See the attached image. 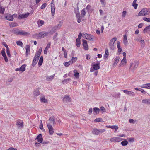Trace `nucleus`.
<instances>
[{
    "instance_id": "nucleus-1",
    "label": "nucleus",
    "mask_w": 150,
    "mask_h": 150,
    "mask_svg": "<svg viewBox=\"0 0 150 150\" xmlns=\"http://www.w3.org/2000/svg\"><path fill=\"white\" fill-rule=\"evenodd\" d=\"M150 14V9L143 8L138 13V15L140 16H144Z\"/></svg>"
},
{
    "instance_id": "nucleus-2",
    "label": "nucleus",
    "mask_w": 150,
    "mask_h": 150,
    "mask_svg": "<svg viewBox=\"0 0 150 150\" xmlns=\"http://www.w3.org/2000/svg\"><path fill=\"white\" fill-rule=\"evenodd\" d=\"M48 33L45 31H42L36 33L35 35V36L38 38H43L47 35Z\"/></svg>"
},
{
    "instance_id": "nucleus-3",
    "label": "nucleus",
    "mask_w": 150,
    "mask_h": 150,
    "mask_svg": "<svg viewBox=\"0 0 150 150\" xmlns=\"http://www.w3.org/2000/svg\"><path fill=\"white\" fill-rule=\"evenodd\" d=\"M139 64V62L137 61H135L134 62L131 63L130 67V69H131V71H134L137 68Z\"/></svg>"
},
{
    "instance_id": "nucleus-4",
    "label": "nucleus",
    "mask_w": 150,
    "mask_h": 150,
    "mask_svg": "<svg viewBox=\"0 0 150 150\" xmlns=\"http://www.w3.org/2000/svg\"><path fill=\"white\" fill-rule=\"evenodd\" d=\"M110 140L111 142H119L123 140L122 138L117 137H112L110 139Z\"/></svg>"
},
{
    "instance_id": "nucleus-5",
    "label": "nucleus",
    "mask_w": 150,
    "mask_h": 150,
    "mask_svg": "<svg viewBox=\"0 0 150 150\" xmlns=\"http://www.w3.org/2000/svg\"><path fill=\"white\" fill-rule=\"evenodd\" d=\"M83 37L86 39L90 40L93 39V36L91 34H88L86 33H83Z\"/></svg>"
},
{
    "instance_id": "nucleus-6",
    "label": "nucleus",
    "mask_w": 150,
    "mask_h": 150,
    "mask_svg": "<svg viewBox=\"0 0 150 150\" xmlns=\"http://www.w3.org/2000/svg\"><path fill=\"white\" fill-rule=\"evenodd\" d=\"M47 124H51V125H54L55 124V119L53 116L50 117L48 120Z\"/></svg>"
},
{
    "instance_id": "nucleus-7",
    "label": "nucleus",
    "mask_w": 150,
    "mask_h": 150,
    "mask_svg": "<svg viewBox=\"0 0 150 150\" xmlns=\"http://www.w3.org/2000/svg\"><path fill=\"white\" fill-rule=\"evenodd\" d=\"M47 126L50 135H52L54 132V129L51 124H47Z\"/></svg>"
},
{
    "instance_id": "nucleus-8",
    "label": "nucleus",
    "mask_w": 150,
    "mask_h": 150,
    "mask_svg": "<svg viewBox=\"0 0 150 150\" xmlns=\"http://www.w3.org/2000/svg\"><path fill=\"white\" fill-rule=\"evenodd\" d=\"M40 57V56L35 54L32 62V65L33 66H35L37 63Z\"/></svg>"
},
{
    "instance_id": "nucleus-9",
    "label": "nucleus",
    "mask_w": 150,
    "mask_h": 150,
    "mask_svg": "<svg viewBox=\"0 0 150 150\" xmlns=\"http://www.w3.org/2000/svg\"><path fill=\"white\" fill-rule=\"evenodd\" d=\"M62 100L64 102H70L71 101V99L69 96L65 95L63 98Z\"/></svg>"
},
{
    "instance_id": "nucleus-10",
    "label": "nucleus",
    "mask_w": 150,
    "mask_h": 150,
    "mask_svg": "<svg viewBox=\"0 0 150 150\" xmlns=\"http://www.w3.org/2000/svg\"><path fill=\"white\" fill-rule=\"evenodd\" d=\"M122 91H123L124 93L127 95L132 96H134V93L133 92L126 90H124Z\"/></svg>"
},
{
    "instance_id": "nucleus-11",
    "label": "nucleus",
    "mask_w": 150,
    "mask_h": 150,
    "mask_svg": "<svg viewBox=\"0 0 150 150\" xmlns=\"http://www.w3.org/2000/svg\"><path fill=\"white\" fill-rule=\"evenodd\" d=\"M16 125L19 128H22L23 126V121L21 120H18L17 121Z\"/></svg>"
},
{
    "instance_id": "nucleus-12",
    "label": "nucleus",
    "mask_w": 150,
    "mask_h": 150,
    "mask_svg": "<svg viewBox=\"0 0 150 150\" xmlns=\"http://www.w3.org/2000/svg\"><path fill=\"white\" fill-rule=\"evenodd\" d=\"M117 46L118 48V54L120 55L121 53V52L122 50L121 48V47L120 46V42L119 41H117Z\"/></svg>"
},
{
    "instance_id": "nucleus-13",
    "label": "nucleus",
    "mask_w": 150,
    "mask_h": 150,
    "mask_svg": "<svg viewBox=\"0 0 150 150\" xmlns=\"http://www.w3.org/2000/svg\"><path fill=\"white\" fill-rule=\"evenodd\" d=\"M37 139L38 141L40 143H42L43 141V138L42 135L41 134L38 135L35 139V140Z\"/></svg>"
},
{
    "instance_id": "nucleus-14",
    "label": "nucleus",
    "mask_w": 150,
    "mask_h": 150,
    "mask_svg": "<svg viewBox=\"0 0 150 150\" xmlns=\"http://www.w3.org/2000/svg\"><path fill=\"white\" fill-rule=\"evenodd\" d=\"M19 35L27 36L30 35L29 33L26 32L23 30H20Z\"/></svg>"
},
{
    "instance_id": "nucleus-15",
    "label": "nucleus",
    "mask_w": 150,
    "mask_h": 150,
    "mask_svg": "<svg viewBox=\"0 0 150 150\" xmlns=\"http://www.w3.org/2000/svg\"><path fill=\"white\" fill-rule=\"evenodd\" d=\"M55 74H54L52 75L46 76V80L47 81H52L54 78Z\"/></svg>"
},
{
    "instance_id": "nucleus-16",
    "label": "nucleus",
    "mask_w": 150,
    "mask_h": 150,
    "mask_svg": "<svg viewBox=\"0 0 150 150\" xmlns=\"http://www.w3.org/2000/svg\"><path fill=\"white\" fill-rule=\"evenodd\" d=\"M29 14V13H28L24 14H20L18 16V18L20 19L21 18H26L28 17Z\"/></svg>"
},
{
    "instance_id": "nucleus-17",
    "label": "nucleus",
    "mask_w": 150,
    "mask_h": 150,
    "mask_svg": "<svg viewBox=\"0 0 150 150\" xmlns=\"http://www.w3.org/2000/svg\"><path fill=\"white\" fill-rule=\"evenodd\" d=\"M5 18L9 21H12L13 20V16L11 15L10 14L8 15L5 17Z\"/></svg>"
},
{
    "instance_id": "nucleus-18",
    "label": "nucleus",
    "mask_w": 150,
    "mask_h": 150,
    "mask_svg": "<svg viewBox=\"0 0 150 150\" xmlns=\"http://www.w3.org/2000/svg\"><path fill=\"white\" fill-rule=\"evenodd\" d=\"M140 87L143 88L150 89V83L144 84L141 86Z\"/></svg>"
},
{
    "instance_id": "nucleus-19",
    "label": "nucleus",
    "mask_w": 150,
    "mask_h": 150,
    "mask_svg": "<svg viewBox=\"0 0 150 150\" xmlns=\"http://www.w3.org/2000/svg\"><path fill=\"white\" fill-rule=\"evenodd\" d=\"M40 98L41 101L42 102H43L44 103H47V100L45 99V96H40Z\"/></svg>"
},
{
    "instance_id": "nucleus-20",
    "label": "nucleus",
    "mask_w": 150,
    "mask_h": 150,
    "mask_svg": "<svg viewBox=\"0 0 150 150\" xmlns=\"http://www.w3.org/2000/svg\"><path fill=\"white\" fill-rule=\"evenodd\" d=\"M38 26L40 27L43 25L44 24V21L42 20H39L37 22Z\"/></svg>"
},
{
    "instance_id": "nucleus-21",
    "label": "nucleus",
    "mask_w": 150,
    "mask_h": 150,
    "mask_svg": "<svg viewBox=\"0 0 150 150\" xmlns=\"http://www.w3.org/2000/svg\"><path fill=\"white\" fill-rule=\"evenodd\" d=\"M120 59V57H117L114 59V62L113 64V65L114 66H115L118 63L119 60Z\"/></svg>"
},
{
    "instance_id": "nucleus-22",
    "label": "nucleus",
    "mask_w": 150,
    "mask_h": 150,
    "mask_svg": "<svg viewBox=\"0 0 150 150\" xmlns=\"http://www.w3.org/2000/svg\"><path fill=\"white\" fill-rule=\"evenodd\" d=\"M127 63V60L126 58H123L121 61V64L120 67H121V65L124 66L126 65Z\"/></svg>"
},
{
    "instance_id": "nucleus-23",
    "label": "nucleus",
    "mask_w": 150,
    "mask_h": 150,
    "mask_svg": "<svg viewBox=\"0 0 150 150\" xmlns=\"http://www.w3.org/2000/svg\"><path fill=\"white\" fill-rule=\"evenodd\" d=\"M93 69L94 70H97L100 68L99 64H94L93 66Z\"/></svg>"
},
{
    "instance_id": "nucleus-24",
    "label": "nucleus",
    "mask_w": 150,
    "mask_h": 150,
    "mask_svg": "<svg viewBox=\"0 0 150 150\" xmlns=\"http://www.w3.org/2000/svg\"><path fill=\"white\" fill-rule=\"evenodd\" d=\"M148 31H150V25L146 27L143 30V32L144 33H146Z\"/></svg>"
},
{
    "instance_id": "nucleus-25",
    "label": "nucleus",
    "mask_w": 150,
    "mask_h": 150,
    "mask_svg": "<svg viewBox=\"0 0 150 150\" xmlns=\"http://www.w3.org/2000/svg\"><path fill=\"white\" fill-rule=\"evenodd\" d=\"M20 30L19 29H14L12 30V32L16 34L19 35Z\"/></svg>"
},
{
    "instance_id": "nucleus-26",
    "label": "nucleus",
    "mask_w": 150,
    "mask_h": 150,
    "mask_svg": "<svg viewBox=\"0 0 150 150\" xmlns=\"http://www.w3.org/2000/svg\"><path fill=\"white\" fill-rule=\"evenodd\" d=\"M142 103L144 104H149V99H145L142 100Z\"/></svg>"
},
{
    "instance_id": "nucleus-27",
    "label": "nucleus",
    "mask_w": 150,
    "mask_h": 150,
    "mask_svg": "<svg viewBox=\"0 0 150 150\" xmlns=\"http://www.w3.org/2000/svg\"><path fill=\"white\" fill-rule=\"evenodd\" d=\"M55 11V6H51V11L52 16H54V15Z\"/></svg>"
},
{
    "instance_id": "nucleus-28",
    "label": "nucleus",
    "mask_w": 150,
    "mask_h": 150,
    "mask_svg": "<svg viewBox=\"0 0 150 150\" xmlns=\"http://www.w3.org/2000/svg\"><path fill=\"white\" fill-rule=\"evenodd\" d=\"M92 133L95 135H98L99 133V129H94L92 131Z\"/></svg>"
},
{
    "instance_id": "nucleus-29",
    "label": "nucleus",
    "mask_w": 150,
    "mask_h": 150,
    "mask_svg": "<svg viewBox=\"0 0 150 150\" xmlns=\"http://www.w3.org/2000/svg\"><path fill=\"white\" fill-rule=\"evenodd\" d=\"M123 43L125 45H126L128 43L127 36L126 35H124Z\"/></svg>"
},
{
    "instance_id": "nucleus-30",
    "label": "nucleus",
    "mask_w": 150,
    "mask_h": 150,
    "mask_svg": "<svg viewBox=\"0 0 150 150\" xmlns=\"http://www.w3.org/2000/svg\"><path fill=\"white\" fill-rule=\"evenodd\" d=\"M94 112L97 114L99 113L100 111V109L97 107H94L93 108Z\"/></svg>"
},
{
    "instance_id": "nucleus-31",
    "label": "nucleus",
    "mask_w": 150,
    "mask_h": 150,
    "mask_svg": "<svg viewBox=\"0 0 150 150\" xmlns=\"http://www.w3.org/2000/svg\"><path fill=\"white\" fill-rule=\"evenodd\" d=\"M43 61V57L42 56H41L38 62V65L40 67L42 65Z\"/></svg>"
},
{
    "instance_id": "nucleus-32",
    "label": "nucleus",
    "mask_w": 150,
    "mask_h": 150,
    "mask_svg": "<svg viewBox=\"0 0 150 150\" xmlns=\"http://www.w3.org/2000/svg\"><path fill=\"white\" fill-rule=\"evenodd\" d=\"M25 64H23L22 65L20 68V71L22 72L24 71L25 70Z\"/></svg>"
},
{
    "instance_id": "nucleus-33",
    "label": "nucleus",
    "mask_w": 150,
    "mask_h": 150,
    "mask_svg": "<svg viewBox=\"0 0 150 150\" xmlns=\"http://www.w3.org/2000/svg\"><path fill=\"white\" fill-rule=\"evenodd\" d=\"M116 39L117 38L115 37L113 38L111 40L109 43V44H114L115 42L116 41Z\"/></svg>"
},
{
    "instance_id": "nucleus-34",
    "label": "nucleus",
    "mask_w": 150,
    "mask_h": 150,
    "mask_svg": "<svg viewBox=\"0 0 150 150\" xmlns=\"http://www.w3.org/2000/svg\"><path fill=\"white\" fill-rule=\"evenodd\" d=\"M110 128L112 129H115V132L118 129V127L117 126V125H111L110 126Z\"/></svg>"
},
{
    "instance_id": "nucleus-35",
    "label": "nucleus",
    "mask_w": 150,
    "mask_h": 150,
    "mask_svg": "<svg viewBox=\"0 0 150 150\" xmlns=\"http://www.w3.org/2000/svg\"><path fill=\"white\" fill-rule=\"evenodd\" d=\"M26 54L27 56L28 55V54L30 52V47L28 45H27L26 48Z\"/></svg>"
},
{
    "instance_id": "nucleus-36",
    "label": "nucleus",
    "mask_w": 150,
    "mask_h": 150,
    "mask_svg": "<svg viewBox=\"0 0 150 150\" xmlns=\"http://www.w3.org/2000/svg\"><path fill=\"white\" fill-rule=\"evenodd\" d=\"M34 94L36 96H37L40 94V92L38 90L36 89L33 92Z\"/></svg>"
},
{
    "instance_id": "nucleus-37",
    "label": "nucleus",
    "mask_w": 150,
    "mask_h": 150,
    "mask_svg": "<svg viewBox=\"0 0 150 150\" xmlns=\"http://www.w3.org/2000/svg\"><path fill=\"white\" fill-rule=\"evenodd\" d=\"M62 24V22L60 21L59 22V24L57 25V26L55 27L56 29L60 28L61 27Z\"/></svg>"
},
{
    "instance_id": "nucleus-38",
    "label": "nucleus",
    "mask_w": 150,
    "mask_h": 150,
    "mask_svg": "<svg viewBox=\"0 0 150 150\" xmlns=\"http://www.w3.org/2000/svg\"><path fill=\"white\" fill-rule=\"evenodd\" d=\"M76 45L78 47H80V40L77 39H76Z\"/></svg>"
},
{
    "instance_id": "nucleus-39",
    "label": "nucleus",
    "mask_w": 150,
    "mask_h": 150,
    "mask_svg": "<svg viewBox=\"0 0 150 150\" xmlns=\"http://www.w3.org/2000/svg\"><path fill=\"white\" fill-rule=\"evenodd\" d=\"M120 93H116L114 94L112 96L115 98H118L120 96Z\"/></svg>"
},
{
    "instance_id": "nucleus-40",
    "label": "nucleus",
    "mask_w": 150,
    "mask_h": 150,
    "mask_svg": "<svg viewBox=\"0 0 150 150\" xmlns=\"http://www.w3.org/2000/svg\"><path fill=\"white\" fill-rule=\"evenodd\" d=\"M74 76L76 78H78L79 77V74L77 72V70H75L74 71Z\"/></svg>"
},
{
    "instance_id": "nucleus-41",
    "label": "nucleus",
    "mask_w": 150,
    "mask_h": 150,
    "mask_svg": "<svg viewBox=\"0 0 150 150\" xmlns=\"http://www.w3.org/2000/svg\"><path fill=\"white\" fill-rule=\"evenodd\" d=\"M128 143V142L126 140H124L121 142V144L123 146L127 145Z\"/></svg>"
},
{
    "instance_id": "nucleus-42",
    "label": "nucleus",
    "mask_w": 150,
    "mask_h": 150,
    "mask_svg": "<svg viewBox=\"0 0 150 150\" xmlns=\"http://www.w3.org/2000/svg\"><path fill=\"white\" fill-rule=\"evenodd\" d=\"M17 26V23H11L10 25V26L11 27H14Z\"/></svg>"
},
{
    "instance_id": "nucleus-43",
    "label": "nucleus",
    "mask_w": 150,
    "mask_h": 150,
    "mask_svg": "<svg viewBox=\"0 0 150 150\" xmlns=\"http://www.w3.org/2000/svg\"><path fill=\"white\" fill-rule=\"evenodd\" d=\"M140 42L141 44V46L142 48H143L144 47L145 42L144 40H141Z\"/></svg>"
},
{
    "instance_id": "nucleus-44",
    "label": "nucleus",
    "mask_w": 150,
    "mask_h": 150,
    "mask_svg": "<svg viewBox=\"0 0 150 150\" xmlns=\"http://www.w3.org/2000/svg\"><path fill=\"white\" fill-rule=\"evenodd\" d=\"M132 6L135 9H136L137 7L138 4H136V2L133 1L132 3Z\"/></svg>"
},
{
    "instance_id": "nucleus-45",
    "label": "nucleus",
    "mask_w": 150,
    "mask_h": 150,
    "mask_svg": "<svg viewBox=\"0 0 150 150\" xmlns=\"http://www.w3.org/2000/svg\"><path fill=\"white\" fill-rule=\"evenodd\" d=\"M75 13H76L77 17H79L80 16V13L78 9L75 10Z\"/></svg>"
},
{
    "instance_id": "nucleus-46",
    "label": "nucleus",
    "mask_w": 150,
    "mask_h": 150,
    "mask_svg": "<svg viewBox=\"0 0 150 150\" xmlns=\"http://www.w3.org/2000/svg\"><path fill=\"white\" fill-rule=\"evenodd\" d=\"M72 62H71V61L66 62L65 63L64 65L66 67H68L69 65L72 64Z\"/></svg>"
},
{
    "instance_id": "nucleus-47",
    "label": "nucleus",
    "mask_w": 150,
    "mask_h": 150,
    "mask_svg": "<svg viewBox=\"0 0 150 150\" xmlns=\"http://www.w3.org/2000/svg\"><path fill=\"white\" fill-rule=\"evenodd\" d=\"M42 50V48L41 47L40 48V49L36 53V54L40 56Z\"/></svg>"
},
{
    "instance_id": "nucleus-48",
    "label": "nucleus",
    "mask_w": 150,
    "mask_h": 150,
    "mask_svg": "<svg viewBox=\"0 0 150 150\" xmlns=\"http://www.w3.org/2000/svg\"><path fill=\"white\" fill-rule=\"evenodd\" d=\"M86 13V12H85V9H83L81 11V16H82L83 17L85 15Z\"/></svg>"
},
{
    "instance_id": "nucleus-49",
    "label": "nucleus",
    "mask_w": 150,
    "mask_h": 150,
    "mask_svg": "<svg viewBox=\"0 0 150 150\" xmlns=\"http://www.w3.org/2000/svg\"><path fill=\"white\" fill-rule=\"evenodd\" d=\"M39 128L41 130H42V131H45V129L43 128V124L41 120L40 121V123L39 126Z\"/></svg>"
},
{
    "instance_id": "nucleus-50",
    "label": "nucleus",
    "mask_w": 150,
    "mask_h": 150,
    "mask_svg": "<svg viewBox=\"0 0 150 150\" xmlns=\"http://www.w3.org/2000/svg\"><path fill=\"white\" fill-rule=\"evenodd\" d=\"M17 44L19 46H21L22 47L23 45V43L22 42L20 41H18L16 42Z\"/></svg>"
},
{
    "instance_id": "nucleus-51",
    "label": "nucleus",
    "mask_w": 150,
    "mask_h": 150,
    "mask_svg": "<svg viewBox=\"0 0 150 150\" xmlns=\"http://www.w3.org/2000/svg\"><path fill=\"white\" fill-rule=\"evenodd\" d=\"M143 19L146 21L148 22H150V18H147L146 17H144Z\"/></svg>"
},
{
    "instance_id": "nucleus-52",
    "label": "nucleus",
    "mask_w": 150,
    "mask_h": 150,
    "mask_svg": "<svg viewBox=\"0 0 150 150\" xmlns=\"http://www.w3.org/2000/svg\"><path fill=\"white\" fill-rule=\"evenodd\" d=\"M5 9L2 7L0 6V13H1L3 14L4 13Z\"/></svg>"
},
{
    "instance_id": "nucleus-53",
    "label": "nucleus",
    "mask_w": 150,
    "mask_h": 150,
    "mask_svg": "<svg viewBox=\"0 0 150 150\" xmlns=\"http://www.w3.org/2000/svg\"><path fill=\"white\" fill-rule=\"evenodd\" d=\"M110 48L111 50H113L115 48L114 44H109Z\"/></svg>"
},
{
    "instance_id": "nucleus-54",
    "label": "nucleus",
    "mask_w": 150,
    "mask_h": 150,
    "mask_svg": "<svg viewBox=\"0 0 150 150\" xmlns=\"http://www.w3.org/2000/svg\"><path fill=\"white\" fill-rule=\"evenodd\" d=\"M100 1L103 6H105L106 4L105 0H100Z\"/></svg>"
},
{
    "instance_id": "nucleus-55",
    "label": "nucleus",
    "mask_w": 150,
    "mask_h": 150,
    "mask_svg": "<svg viewBox=\"0 0 150 150\" xmlns=\"http://www.w3.org/2000/svg\"><path fill=\"white\" fill-rule=\"evenodd\" d=\"M100 110L102 111V113L105 112L106 111L105 108L103 107H101L100 108Z\"/></svg>"
},
{
    "instance_id": "nucleus-56",
    "label": "nucleus",
    "mask_w": 150,
    "mask_h": 150,
    "mask_svg": "<svg viewBox=\"0 0 150 150\" xmlns=\"http://www.w3.org/2000/svg\"><path fill=\"white\" fill-rule=\"evenodd\" d=\"M77 59V57H73L71 61V62H72L73 63V62L76 61Z\"/></svg>"
},
{
    "instance_id": "nucleus-57",
    "label": "nucleus",
    "mask_w": 150,
    "mask_h": 150,
    "mask_svg": "<svg viewBox=\"0 0 150 150\" xmlns=\"http://www.w3.org/2000/svg\"><path fill=\"white\" fill-rule=\"evenodd\" d=\"M47 5V4L46 3L43 4L41 6L40 8L41 9H43Z\"/></svg>"
},
{
    "instance_id": "nucleus-58",
    "label": "nucleus",
    "mask_w": 150,
    "mask_h": 150,
    "mask_svg": "<svg viewBox=\"0 0 150 150\" xmlns=\"http://www.w3.org/2000/svg\"><path fill=\"white\" fill-rule=\"evenodd\" d=\"M127 14V12L126 11H123L122 13V17H124Z\"/></svg>"
},
{
    "instance_id": "nucleus-59",
    "label": "nucleus",
    "mask_w": 150,
    "mask_h": 150,
    "mask_svg": "<svg viewBox=\"0 0 150 150\" xmlns=\"http://www.w3.org/2000/svg\"><path fill=\"white\" fill-rule=\"evenodd\" d=\"M108 50H106L105 52V56L107 58L108 56Z\"/></svg>"
},
{
    "instance_id": "nucleus-60",
    "label": "nucleus",
    "mask_w": 150,
    "mask_h": 150,
    "mask_svg": "<svg viewBox=\"0 0 150 150\" xmlns=\"http://www.w3.org/2000/svg\"><path fill=\"white\" fill-rule=\"evenodd\" d=\"M101 118H96V119H95L94 120V121L95 122H99L101 121Z\"/></svg>"
},
{
    "instance_id": "nucleus-61",
    "label": "nucleus",
    "mask_w": 150,
    "mask_h": 150,
    "mask_svg": "<svg viewBox=\"0 0 150 150\" xmlns=\"http://www.w3.org/2000/svg\"><path fill=\"white\" fill-rule=\"evenodd\" d=\"M6 53L8 57H10L11 55L10 54L9 49H6Z\"/></svg>"
},
{
    "instance_id": "nucleus-62",
    "label": "nucleus",
    "mask_w": 150,
    "mask_h": 150,
    "mask_svg": "<svg viewBox=\"0 0 150 150\" xmlns=\"http://www.w3.org/2000/svg\"><path fill=\"white\" fill-rule=\"evenodd\" d=\"M84 47V48L85 50H87L88 49V47L87 44L83 45Z\"/></svg>"
},
{
    "instance_id": "nucleus-63",
    "label": "nucleus",
    "mask_w": 150,
    "mask_h": 150,
    "mask_svg": "<svg viewBox=\"0 0 150 150\" xmlns=\"http://www.w3.org/2000/svg\"><path fill=\"white\" fill-rule=\"evenodd\" d=\"M135 121V120L132 119H130L129 120V122L131 123H134Z\"/></svg>"
},
{
    "instance_id": "nucleus-64",
    "label": "nucleus",
    "mask_w": 150,
    "mask_h": 150,
    "mask_svg": "<svg viewBox=\"0 0 150 150\" xmlns=\"http://www.w3.org/2000/svg\"><path fill=\"white\" fill-rule=\"evenodd\" d=\"M1 54L4 57L6 56L4 50L1 51Z\"/></svg>"
}]
</instances>
